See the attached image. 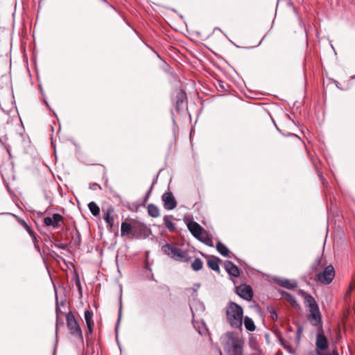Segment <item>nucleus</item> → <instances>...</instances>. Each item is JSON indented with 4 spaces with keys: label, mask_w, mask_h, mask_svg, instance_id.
Wrapping results in <instances>:
<instances>
[{
    "label": "nucleus",
    "mask_w": 355,
    "mask_h": 355,
    "mask_svg": "<svg viewBox=\"0 0 355 355\" xmlns=\"http://www.w3.org/2000/svg\"><path fill=\"white\" fill-rule=\"evenodd\" d=\"M151 230L143 222L137 219L125 220L121 225V235L130 239L147 238Z\"/></svg>",
    "instance_id": "1"
},
{
    "label": "nucleus",
    "mask_w": 355,
    "mask_h": 355,
    "mask_svg": "<svg viewBox=\"0 0 355 355\" xmlns=\"http://www.w3.org/2000/svg\"><path fill=\"white\" fill-rule=\"evenodd\" d=\"M225 338L224 348L227 355H243L244 338L241 334L227 332Z\"/></svg>",
    "instance_id": "2"
},
{
    "label": "nucleus",
    "mask_w": 355,
    "mask_h": 355,
    "mask_svg": "<svg viewBox=\"0 0 355 355\" xmlns=\"http://www.w3.org/2000/svg\"><path fill=\"white\" fill-rule=\"evenodd\" d=\"M226 318L232 327L241 328L243 318L242 307L236 303L230 302L226 307Z\"/></svg>",
    "instance_id": "3"
},
{
    "label": "nucleus",
    "mask_w": 355,
    "mask_h": 355,
    "mask_svg": "<svg viewBox=\"0 0 355 355\" xmlns=\"http://www.w3.org/2000/svg\"><path fill=\"white\" fill-rule=\"evenodd\" d=\"M162 250L175 261L188 262L190 259L188 252L175 244L167 243L162 246Z\"/></svg>",
    "instance_id": "4"
},
{
    "label": "nucleus",
    "mask_w": 355,
    "mask_h": 355,
    "mask_svg": "<svg viewBox=\"0 0 355 355\" xmlns=\"http://www.w3.org/2000/svg\"><path fill=\"white\" fill-rule=\"evenodd\" d=\"M335 277V270L331 265L327 266L317 275V280L323 284H329Z\"/></svg>",
    "instance_id": "5"
},
{
    "label": "nucleus",
    "mask_w": 355,
    "mask_h": 355,
    "mask_svg": "<svg viewBox=\"0 0 355 355\" xmlns=\"http://www.w3.org/2000/svg\"><path fill=\"white\" fill-rule=\"evenodd\" d=\"M67 327L70 332L80 338H83V334L78 322L76 320L74 315L71 313L66 315Z\"/></svg>",
    "instance_id": "6"
},
{
    "label": "nucleus",
    "mask_w": 355,
    "mask_h": 355,
    "mask_svg": "<svg viewBox=\"0 0 355 355\" xmlns=\"http://www.w3.org/2000/svg\"><path fill=\"white\" fill-rule=\"evenodd\" d=\"M307 319L310 323L316 327L318 329H322V316L319 307L313 308V309L308 310Z\"/></svg>",
    "instance_id": "7"
},
{
    "label": "nucleus",
    "mask_w": 355,
    "mask_h": 355,
    "mask_svg": "<svg viewBox=\"0 0 355 355\" xmlns=\"http://www.w3.org/2000/svg\"><path fill=\"white\" fill-rule=\"evenodd\" d=\"M315 354H317V352H321L327 349L329 347V343L327 338L324 335L323 329H319L318 332L316 336L315 340Z\"/></svg>",
    "instance_id": "8"
},
{
    "label": "nucleus",
    "mask_w": 355,
    "mask_h": 355,
    "mask_svg": "<svg viewBox=\"0 0 355 355\" xmlns=\"http://www.w3.org/2000/svg\"><path fill=\"white\" fill-rule=\"evenodd\" d=\"M187 227L193 236L198 240L202 241V236L205 233V231L198 223L191 221L188 223Z\"/></svg>",
    "instance_id": "9"
},
{
    "label": "nucleus",
    "mask_w": 355,
    "mask_h": 355,
    "mask_svg": "<svg viewBox=\"0 0 355 355\" xmlns=\"http://www.w3.org/2000/svg\"><path fill=\"white\" fill-rule=\"evenodd\" d=\"M237 294L246 300H251L253 296L252 288L246 284H242L236 288Z\"/></svg>",
    "instance_id": "10"
},
{
    "label": "nucleus",
    "mask_w": 355,
    "mask_h": 355,
    "mask_svg": "<svg viewBox=\"0 0 355 355\" xmlns=\"http://www.w3.org/2000/svg\"><path fill=\"white\" fill-rule=\"evenodd\" d=\"M162 199L166 209L171 210L175 208L177 202L171 192H165L162 195Z\"/></svg>",
    "instance_id": "11"
},
{
    "label": "nucleus",
    "mask_w": 355,
    "mask_h": 355,
    "mask_svg": "<svg viewBox=\"0 0 355 355\" xmlns=\"http://www.w3.org/2000/svg\"><path fill=\"white\" fill-rule=\"evenodd\" d=\"M63 218L59 214H53L52 217H46L44 223L46 226H52L54 228H58L61 226Z\"/></svg>",
    "instance_id": "12"
},
{
    "label": "nucleus",
    "mask_w": 355,
    "mask_h": 355,
    "mask_svg": "<svg viewBox=\"0 0 355 355\" xmlns=\"http://www.w3.org/2000/svg\"><path fill=\"white\" fill-rule=\"evenodd\" d=\"M300 293L301 296L304 298V304L306 306H307L308 310L313 309V308H316L318 306L315 299L309 294L306 293L304 291L300 290Z\"/></svg>",
    "instance_id": "13"
},
{
    "label": "nucleus",
    "mask_w": 355,
    "mask_h": 355,
    "mask_svg": "<svg viewBox=\"0 0 355 355\" xmlns=\"http://www.w3.org/2000/svg\"><path fill=\"white\" fill-rule=\"evenodd\" d=\"M61 306L66 307V304L64 302H61L60 304H57L56 306V331L58 329L60 325L63 324V321L62 320V315H67L65 312H64L61 309Z\"/></svg>",
    "instance_id": "14"
},
{
    "label": "nucleus",
    "mask_w": 355,
    "mask_h": 355,
    "mask_svg": "<svg viewBox=\"0 0 355 355\" xmlns=\"http://www.w3.org/2000/svg\"><path fill=\"white\" fill-rule=\"evenodd\" d=\"M225 268L230 275L237 277L240 275L238 267L231 261H226L225 262Z\"/></svg>",
    "instance_id": "15"
},
{
    "label": "nucleus",
    "mask_w": 355,
    "mask_h": 355,
    "mask_svg": "<svg viewBox=\"0 0 355 355\" xmlns=\"http://www.w3.org/2000/svg\"><path fill=\"white\" fill-rule=\"evenodd\" d=\"M207 259V265L213 270L219 272V261L220 259L216 257L211 258L209 256L205 257Z\"/></svg>",
    "instance_id": "16"
},
{
    "label": "nucleus",
    "mask_w": 355,
    "mask_h": 355,
    "mask_svg": "<svg viewBox=\"0 0 355 355\" xmlns=\"http://www.w3.org/2000/svg\"><path fill=\"white\" fill-rule=\"evenodd\" d=\"M279 285L281 286L288 288L292 289L297 287V283L295 281L289 280L287 279H281L278 281Z\"/></svg>",
    "instance_id": "17"
},
{
    "label": "nucleus",
    "mask_w": 355,
    "mask_h": 355,
    "mask_svg": "<svg viewBox=\"0 0 355 355\" xmlns=\"http://www.w3.org/2000/svg\"><path fill=\"white\" fill-rule=\"evenodd\" d=\"M93 314L90 311H86L85 312V320L87 323L89 333H92L94 327V322L92 320Z\"/></svg>",
    "instance_id": "18"
},
{
    "label": "nucleus",
    "mask_w": 355,
    "mask_h": 355,
    "mask_svg": "<svg viewBox=\"0 0 355 355\" xmlns=\"http://www.w3.org/2000/svg\"><path fill=\"white\" fill-rule=\"evenodd\" d=\"M112 212H113V209H108L103 216V218L105 220V222L107 223L110 229H112L114 224V217L111 216Z\"/></svg>",
    "instance_id": "19"
},
{
    "label": "nucleus",
    "mask_w": 355,
    "mask_h": 355,
    "mask_svg": "<svg viewBox=\"0 0 355 355\" xmlns=\"http://www.w3.org/2000/svg\"><path fill=\"white\" fill-rule=\"evenodd\" d=\"M282 297L284 300H286L288 302H289L292 305V306L297 307L299 306L295 298L290 293H288L286 291H283L282 293Z\"/></svg>",
    "instance_id": "20"
},
{
    "label": "nucleus",
    "mask_w": 355,
    "mask_h": 355,
    "mask_svg": "<svg viewBox=\"0 0 355 355\" xmlns=\"http://www.w3.org/2000/svg\"><path fill=\"white\" fill-rule=\"evenodd\" d=\"M243 320L244 326L248 331H254L255 330L256 326L254 323V321L250 318L245 316L243 318Z\"/></svg>",
    "instance_id": "21"
},
{
    "label": "nucleus",
    "mask_w": 355,
    "mask_h": 355,
    "mask_svg": "<svg viewBox=\"0 0 355 355\" xmlns=\"http://www.w3.org/2000/svg\"><path fill=\"white\" fill-rule=\"evenodd\" d=\"M148 213L153 218H157L159 216V210L157 206L153 204H150L148 206Z\"/></svg>",
    "instance_id": "22"
},
{
    "label": "nucleus",
    "mask_w": 355,
    "mask_h": 355,
    "mask_svg": "<svg viewBox=\"0 0 355 355\" xmlns=\"http://www.w3.org/2000/svg\"><path fill=\"white\" fill-rule=\"evenodd\" d=\"M164 223L165 227L169 231H174L175 230V224L172 222V216H165L164 217Z\"/></svg>",
    "instance_id": "23"
},
{
    "label": "nucleus",
    "mask_w": 355,
    "mask_h": 355,
    "mask_svg": "<svg viewBox=\"0 0 355 355\" xmlns=\"http://www.w3.org/2000/svg\"><path fill=\"white\" fill-rule=\"evenodd\" d=\"M216 249L218 252L223 257H228L229 250L221 242L218 241L216 244Z\"/></svg>",
    "instance_id": "24"
},
{
    "label": "nucleus",
    "mask_w": 355,
    "mask_h": 355,
    "mask_svg": "<svg viewBox=\"0 0 355 355\" xmlns=\"http://www.w3.org/2000/svg\"><path fill=\"white\" fill-rule=\"evenodd\" d=\"M88 207L91 213L94 216H97L100 214V208L97 204L94 202H91L88 205Z\"/></svg>",
    "instance_id": "25"
},
{
    "label": "nucleus",
    "mask_w": 355,
    "mask_h": 355,
    "mask_svg": "<svg viewBox=\"0 0 355 355\" xmlns=\"http://www.w3.org/2000/svg\"><path fill=\"white\" fill-rule=\"evenodd\" d=\"M203 263L199 258L196 259L191 263V268L193 270L198 271L202 269Z\"/></svg>",
    "instance_id": "26"
},
{
    "label": "nucleus",
    "mask_w": 355,
    "mask_h": 355,
    "mask_svg": "<svg viewBox=\"0 0 355 355\" xmlns=\"http://www.w3.org/2000/svg\"><path fill=\"white\" fill-rule=\"evenodd\" d=\"M268 311L270 313V317L273 321H276L278 319V315L276 311L272 307H268Z\"/></svg>",
    "instance_id": "27"
},
{
    "label": "nucleus",
    "mask_w": 355,
    "mask_h": 355,
    "mask_svg": "<svg viewBox=\"0 0 355 355\" xmlns=\"http://www.w3.org/2000/svg\"><path fill=\"white\" fill-rule=\"evenodd\" d=\"M31 237L32 238V240H33V242L34 243V247L38 251V252H40V246H39V244H38V240L36 237V235L35 233L32 234L30 235Z\"/></svg>",
    "instance_id": "28"
},
{
    "label": "nucleus",
    "mask_w": 355,
    "mask_h": 355,
    "mask_svg": "<svg viewBox=\"0 0 355 355\" xmlns=\"http://www.w3.org/2000/svg\"><path fill=\"white\" fill-rule=\"evenodd\" d=\"M21 225H23V227L25 228V230L28 232V233L29 234V235L35 233L33 230L31 228V227L25 222V221H22L21 222Z\"/></svg>",
    "instance_id": "29"
},
{
    "label": "nucleus",
    "mask_w": 355,
    "mask_h": 355,
    "mask_svg": "<svg viewBox=\"0 0 355 355\" xmlns=\"http://www.w3.org/2000/svg\"><path fill=\"white\" fill-rule=\"evenodd\" d=\"M280 342H281L282 345L285 349H286L289 352L291 353L293 352L292 347L290 345H286V343H284L282 339H280Z\"/></svg>",
    "instance_id": "30"
},
{
    "label": "nucleus",
    "mask_w": 355,
    "mask_h": 355,
    "mask_svg": "<svg viewBox=\"0 0 355 355\" xmlns=\"http://www.w3.org/2000/svg\"><path fill=\"white\" fill-rule=\"evenodd\" d=\"M317 355H338V353L336 349L333 350L332 353H328V354H324L321 352L318 351Z\"/></svg>",
    "instance_id": "31"
},
{
    "label": "nucleus",
    "mask_w": 355,
    "mask_h": 355,
    "mask_svg": "<svg viewBox=\"0 0 355 355\" xmlns=\"http://www.w3.org/2000/svg\"><path fill=\"white\" fill-rule=\"evenodd\" d=\"M302 332V328L299 327V328L297 329V340H298V341H299V340H300V335H301Z\"/></svg>",
    "instance_id": "32"
},
{
    "label": "nucleus",
    "mask_w": 355,
    "mask_h": 355,
    "mask_svg": "<svg viewBox=\"0 0 355 355\" xmlns=\"http://www.w3.org/2000/svg\"><path fill=\"white\" fill-rule=\"evenodd\" d=\"M205 243L207 244V245H209L210 246H213V242L210 239H207V241H205Z\"/></svg>",
    "instance_id": "33"
},
{
    "label": "nucleus",
    "mask_w": 355,
    "mask_h": 355,
    "mask_svg": "<svg viewBox=\"0 0 355 355\" xmlns=\"http://www.w3.org/2000/svg\"><path fill=\"white\" fill-rule=\"evenodd\" d=\"M196 306H198L200 307V309H201L202 311L204 310V306L202 304L200 303V302H196Z\"/></svg>",
    "instance_id": "34"
},
{
    "label": "nucleus",
    "mask_w": 355,
    "mask_h": 355,
    "mask_svg": "<svg viewBox=\"0 0 355 355\" xmlns=\"http://www.w3.org/2000/svg\"><path fill=\"white\" fill-rule=\"evenodd\" d=\"M194 309H195V304H193L191 305V312L193 313V315H194Z\"/></svg>",
    "instance_id": "35"
},
{
    "label": "nucleus",
    "mask_w": 355,
    "mask_h": 355,
    "mask_svg": "<svg viewBox=\"0 0 355 355\" xmlns=\"http://www.w3.org/2000/svg\"><path fill=\"white\" fill-rule=\"evenodd\" d=\"M349 288H351L352 289L355 288V281H354L352 283H351Z\"/></svg>",
    "instance_id": "36"
},
{
    "label": "nucleus",
    "mask_w": 355,
    "mask_h": 355,
    "mask_svg": "<svg viewBox=\"0 0 355 355\" xmlns=\"http://www.w3.org/2000/svg\"><path fill=\"white\" fill-rule=\"evenodd\" d=\"M351 292H352V288H349L348 289V291H347L346 295H347V296L350 295H351Z\"/></svg>",
    "instance_id": "37"
},
{
    "label": "nucleus",
    "mask_w": 355,
    "mask_h": 355,
    "mask_svg": "<svg viewBox=\"0 0 355 355\" xmlns=\"http://www.w3.org/2000/svg\"><path fill=\"white\" fill-rule=\"evenodd\" d=\"M76 285L78 286L79 289H80V283L79 279L77 280Z\"/></svg>",
    "instance_id": "38"
},
{
    "label": "nucleus",
    "mask_w": 355,
    "mask_h": 355,
    "mask_svg": "<svg viewBox=\"0 0 355 355\" xmlns=\"http://www.w3.org/2000/svg\"><path fill=\"white\" fill-rule=\"evenodd\" d=\"M198 287H200L199 284L198 285V286H196V288H198Z\"/></svg>",
    "instance_id": "39"
},
{
    "label": "nucleus",
    "mask_w": 355,
    "mask_h": 355,
    "mask_svg": "<svg viewBox=\"0 0 355 355\" xmlns=\"http://www.w3.org/2000/svg\"><path fill=\"white\" fill-rule=\"evenodd\" d=\"M198 287H200L199 284L198 285V286H196V288H198Z\"/></svg>",
    "instance_id": "40"
}]
</instances>
